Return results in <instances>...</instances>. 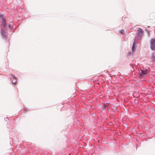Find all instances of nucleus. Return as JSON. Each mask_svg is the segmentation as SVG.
I'll use <instances>...</instances> for the list:
<instances>
[{
	"instance_id": "nucleus-1",
	"label": "nucleus",
	"mask_w": 155,
	"mask_h": 155,
	"mask_svg": "<svg viewBox=\"0 0 155 155\" xmlns=\"http://www.w3.org/2000/svg\"><path fill=\"white\" fill-rule=\"evenodd\" d=\"M150 48L152 51H155V39L152 38L150 41ZM152 61L153 62L155 61V52H153L152 54V56L151 57Z\"/></svg>"
},
{
	"instance_id": "nucleus-5",
	"label": "nucleus",
	"mask_w": 155,
	"mask_h": 155,
	"mask_svg": "<svg viewBox=\"0 0 155 155\" xmlns=\"http://www.w3.org/2000/svg\"><path fill=\"white\" fill-rule=\"evenodd\" d=\"M1 33L2 37L3 38H6L7 35H5V32L2 28H1Z\"/></svg>"
},
{
	"instance_id": "nucleus-9",
	"label": "nucleus",
	"mask_w": 155,
	"mask_h": 155,
	"mask_svg": "<svg viewBox=\"0 0 155 155\" xmlns=\"http://www.w3.org/2000/svg\"><path fill=\"white\" fill-rule=\"evenodd\" d=\"M107 107V106L106 105H105V104H104V105H103V108L104 109H105L106 110V107Z\"/></svg>"
},
{
	"instance_id": "nucleus-13",
	"label": "nucleus",
	"mask_w": 155,
	"mask_h": 155,
	"mask_svg": "<svg viewBox=\"0 0 155 155\" xmlns=\"http://www.w3.org/2000/svg\"><path fill=\"white\" fill-rule=\"evenodd\" d=\"M154 28H155V26L154 27Z\"/></svg>"
},
{
	"instance_id": "nucleus-7",
	"label": "nucleus",
	"mask_w": 155,
	"mask_h": 155,
	"mask_svg": "<svg viewBox=\"0 0 155 155\" xmlns=\"http://www.w3.org/2000/svg\"><path fill=\"white\" fill-rule=\"evenodd\" d=\"M2 24L3 28L7 29H8L6 26V20L5 21H2Z\"/></svg>"
},
{
	"instance_id": "nucleus-6",
	"label": "nucleus",
	"mask_w": 155,
	"mask_h": 155,
	"mask_svg": "<svg viewBox=\"0 0 155 155\" xmlns=\"http://www.w3.org/2000/svg\"><path fill=\"white\" fill-rule=\"evenodd\" d=\"M135 41V40H134V43L133 44V45L132 46V51L133 52L134 51H135V50L136 49V47Z\"/></svg>"
},
{
	"instance_id": "nucleus-4",
	"label": "nucleus",
	"mask_w": 155,
	"mask_h": 155,
	"mask_svg": "<svg viewBox=\"0 0 155 155\" xmlns=\"http://www.w3.org/2000/svg\"><path fill=\"white\" fill-rule=\"evenodd\" d=\"M10 80H12V82L14 84H15L16 83L17 78L13 74H11L10 76Z\"/></svg>"
},
{
	"instance_id": "nucleus-3",
	"label": "nucleus",
	"mask_w": 155,
	"mask_h": 155,
	"mask_svg": "<svg viewBox=\"0 0 155 155\" xmlns=\"http://www.w3.org/2000/svg\"><path fill=\"white\" fill-rule=\"evenodd\" d=\"M144 31L140 28H139L137 30V37L139 38H141L143 35Z\"/></svg>"
},
{
	"instance_id": "nucleus-8",
	"label": "nucleus",
	"mask_w": 155,
	"mask_h": 155,
	"mask_svg": "<svg viewBox=\"0 0 155 155\" xmlns=\"http://www.w3.org/2000/svg\"><path fill=\"white\" fill-rule=\"evenodd\" d=\"M0 18L2 19L3 21H5L6 20L5 18L4 17V15L3 14H1L0 15Z\"/></svg>"
},
{
	"instance_id": "nucleus-11",
	"label": "nucleus",
	"mask_w": 155,
	"mask_h": 155,
	"mask_svg": "<svg viewBox=\"0 0 155 155\" xmlns=\"http://www.w3.org/2000/svg\"><path fill=\"white\" fill-rule=\"evenodd\" d=\"M8 28H11V26H10V25H8Z\"/></svg>"
},
{
	"instance_id": "nucleus-10",
	"label": "nucleus",
	"mask_w": 155,
	"mask_h": 155,
	"mask_svg": "<svg viewBox=\"0 0 155 155\" xmlns=\"http://www.w3.org/2000/svg\"><path fill=\"white\" fill-rule=\"evenodd\" d=\"M120 32L121 34H124V31L123 29L120 30Z\"/></svg>"
},
{
	"instance_id": "nucleus-2",
	"label": "nucleus",
	"mask_w": 155,
	"mask_h": 155,
	"mask_svg": "<svg viewBox=\"0 0 155 155\" xmlns=\"http://www.w3.org/2000/svg\"><path fill=\"white\" fill-rule=\"evenodd\" d=\"M140 71L141 72L139 74V75L141 77L146 76L149 72V70L147 69H141Z\"/></svg>"
},
{
	"instance_id": "nucleus-12",
	"label": "nucleus",
	"mask_w": 155,
	"mask_h": 155,
	"mask_svg": "<svg viewBox=\"0 0 155 155\" xmlns=\"http://www.w3.org/2000/svg\"><path fill=\"white\" fill-rule=\"evenodd\" d=\"M148 28H150V26H148Z\"/></svg>"
}]
</instances>
